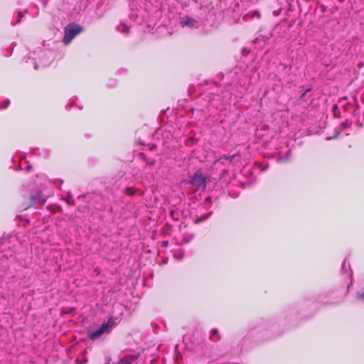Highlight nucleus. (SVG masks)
<instances>
[{
	"label": "nucleus",
	"mask_w": 364,
	"mask_h": 364,
	"mask_svg": "<svg viewBox=\"0 0 364 364\" xmlns=\"http://www.w3.org/2000/svg\"><path fill=\"white\" fill-rule=\"evenodd\" d=\"M341 125L343 127H348L351 125V122H350L348 120H346V122H343Z\"/></svg>",
	"instance_id": "24"
},
{
	"label": "nucleus",
	"mask_w": 364,
	"mask_h": 364,
	"mask_svg": "<svg viewBox=\"0 0 364 364\" xmlns=\"http://www.w3.org/2000/svg\"><path fill=\"white\" fill-rule=\"evenodd\" d=\"M23 16V12L20 11H17V20L15 23H12V24L16 25V23H20Z\"/></svg>",
	"instance_id": "22"
},
{
	"label": "nucleus",
	"mask_w": 364,
	"mask_h": 364,
	"mask_svg": "<svg viewBox=\"0 0 364 364\" xmlns=\"http://www.w3.org/2000/svg\"><path fill=\"white\" fill-rule=\"evenodd\" d=\"M357 298L364 301V289H361L357 291Z\"/></svg>",
	"instance_id": "21"
},
{
	"label": "nucleus",
	"mask_w": 364,
	"mask_h": 364,
	"mask_svg": "<svg viewBox=\"0 0 364 364\" xmlns=\"http://www.w3.org/2000/svg\"><path fill=\"white\" fill-rule=\"evenodd\" d=\"M117 30L119 31L121 33H123L124 34H127L129 33V27L125 25L118 26H117Z\"/></svg>",
	"instance_id": "14"
},
{
	"label": "nucleus",
	"mask_w": 364,
	"mask_h": 364,
	"mask_svg": "<svg viewBox=\"0 0 364 364\" xmlns=\"http://www.w3.org/2000/svg\"><path fill=\"white\" fill-rule=\"evenodd\" d=\"M180 23L182 27L197 28L199 27V22L190 16H185L181 19Z\"/></svg>",
	"instance_id": "5"
},
{
	"label": "nucleus",
	"mask_w": 364,
	"mask_h": 364,
	"mask_svg": "<svg viewBox=\"0 0 364 364\" xmlns=\"http://www.w3.org/2000/svg\"><path fill=\"white\" fill-rule=\"evenodd\" d=\"M168 244V242L166 241V240L161 242V245H162L163 247H167Z\"/></svg>",
	"instance_id": "26"
},
{
	"label": "nucleus",
	"mask_w": 364,
	"mask_h": 364,
	"mask_svg": "<svg viewBox=\"0 0 364 364\" xmlns=\"http://www.w3.org/2000/svg\"><path fill=\"white\" fill-rule=\"evenodd\" d=\"M174 214H175V212H174L173 210H171V217H172L173 219H175V220H178V218H175V215H174Z\"/></svg>",
	"instance_id": "28"
},
{
	"label": "nucleus",
	"mask_w": 364,
	"mask_h": 364,
	"mask_svg": "<svg viewBox=\"0 0 364 364\" xmlns=\"http://www.w3.org/2000/svg\"><path fill=\"white\" fill-rule=\"evenodd\" d=\"M261 18V14L259 10H254L252 11H250L249 13L246 14L243 18L245 20H247L248 18H257L259 19Z\"/></svg>",
	"instance_id": "9"
},
{
	"label": "nucleus",
	"mask_w": 364,
	"mask_h": 364,
	"mask_svg": "<svg viewBox=\"0 0 364 364\" xmlns=\"http://www.w3.org/2000/svg\"><path fill=\"white\" fill-rule=\"evenodd\" d=\"M66 203L69 205H74V200L70 193H68L66 198H65Z\"/></svg>",
	"instance_id": "16"
},
{
	"label": "nucleus",
	"mask_w": 364,
	"mask_h": 364,
	"mask_svg": "<svg viewBox=\"0 0 364 364\" xmlns=\"http://www.w3.org/2000/svg\"><path fill=\"white\" fill-rule=\"evenodd\" d=\"M338 133H337L334 136H329V137H327V140H331V139H333L334 138H336L337 136H338Z\"/></svg>",
	"instance_id": "30"
},
{
	"label": "nucleus",
	"mask_w": 364,
	"mask_h": 364,
	"mask_svg": "<svg viewBox=\"0 0 364 364\" xmlns=\"http://www.w3.org/2000/svg\"><path fill=\"white\" fill-rule=\"evenodd\" d=\"M193 237V235L192 234H188V235H186L183 237V240L181 242V244L182 243H188V242H189L192 240Z\"/></svg>",
	"instance_id": "23"
},
{
	"label": "nucleus",
	"mask_w": 364,
	"mask_h": 364,
	"mask_svg": "<svg viewBox=\"0 0 364 364\" xmlns=\"http://www.w3.org/2000/svg\"><path fill=\"white\" fill-rule=\"evenodd\" d=\"M33 55L32 63L35 70L49 65L54 58L53 52L46 48H39Z\"/></svg>",
	"instance_id": "1"
},
{
	"label": "nucleus",
	"mask_w": 364,
	"mask_h": 364,
	"mask_svg": "<svg viewBox=\"0 0 364 364\" xmlns=\"http://www.w3.org/2000/svg\"><path fill=\"white\" fill-rule=\"evenodd\" d=\"M173 257L177 260H181L184 257V252L182 250H180V251L174 253Z\"/></svg>",
	"instance_id": "17"
},
{
	"label": "nucleus",
	"mask_w": 364,
	"mask_h": 364,
	"mask_svg": "<svg viewBox=\"0 0 364 364\" xmlns=\"http://www.w3.org/2000/svg\"><path fill=\"white\" fill-rule=\"evenodd\" d=\"M6 240H7V239H5V238H4V237H3V238H1V239L0 240V245L6 243Z\"/></svg>",
	"instance_id": "27"
},
{
	"label": "nucleus",
	"mask_w": 364,
	"mask_h": 364,
	"mask_svg": "<svg viewBox=\"0 0 364 364\" xmlns=\"http://www.w3.org/2000/svg\"><path fill=\"white\" fill-rule=\"evenodd\" d=\"M314 100L313 92L311 88L307 89L299 98L301 105L305 108L314 106Z\"/></svg>",
	"instance_id": "4"
},
{
	"label": "nucleus",
	"mask_w": 364,
	"mask_h": 364,
	"mask_svg": "<svg viewBox=\"0 0 364 364\" xmlns=\"http://www.w3.org/2000/svg\"><path fill=\"white\" fill-rule=\"evenodd\" d=\"M139 157L143 159L144 161H146V163L149 166H154V161H146V156L144 153H139Z\"/></svg>",
	"instance_id": "18"
},
{
	"label": "nucleus",
	"mask_w": 364,
	"mask_h": 364,
	"mask_svg": "<svg viewBox=\"0 0 364 364\" xmlns=\"http://www.w3.org/2000/svg\"><path fill=\"white\" fill-rule=\"evenodd\" d=\"M115 321L112 317L109 318L108 321L105 323H103L98 329L100 330V333L103 334L104 333L110 331L114 326H115Z\"/></svg>",
	"instance_id": "7"
},
{
	"label": "nucleus",
	"mask_w": 364,
	"mask_h": 364,
	"mask_svg": "<svg viewBox=\"0 0 364 364\" xmlns=\"http://www.w3.org/2000/svg\"><path fill=\"white\" fill-rule=\"evenodd\" d=\"M156 149V146L155 144H151L149 147L151 151L155 150Z\"/></svg>",
	"instance_id": "25"
},
{
	"label": "nucleus",
	"mask_w": 364,
	"mask_h": 364,
	"mask_svg": "<svg viewBox=\"0 0 364 364\" xmlns=\"http://www.w3.org/2000/svg\"><path fill=\"white\" fill-rule=\"evenodd\" d=\"M211 197L210 196H208L206 198H205V202L207 203H211Z\"/></svg>",
	"instance_id": "29"
},
{
	"label": "nucleus",
	"mask_w": 364,
	"mask_h": 364,
	"mask_svg": "<svg viewBox=\"0 0 364 364\" xmlns=\"http://www.w3.org/2000/svg\"><path fill=\"white\" fill-rule=\"evenodd\" d=\"M259 41V37H257V38H255V40L254 41V43H257V41Z\"/></svg>",
	"instance_id": "33"
},
{
	"label": "nucleus",
	"mask_w": 364,
	"mask_h": 364,
	"mask_svg": "<svg viewBox=\"0 0 364 364\" xmlns=\"http://www.w3.org/2000/svg\"><path fill=\"white\" fill-rule=\"evenodd\" d=\"M83 31L82 26L75 23L68 24L64 28V37L63 42L65 45H68L78 34Z\"/></svg>",
	"instance_id": "2"
},
{
	"label": "nucleus",
	"mask_w": 364,
	"mask_h": 364,
	"mask_svg": "<svg viewBox=\"0 0 364 364\" xmlns=\"http://www.w3.org/2000/svg\"><path fill=\"white\" fill-rule=\"evenodd\" d=\"M10 105V100H5L0 104V109H4L9 107Z\"/></svg>",
	"instance_id": "20"
},
{
	"label": "nucleus",
	"mask_w": 364,
	"mask_h": 364,
	"mask_svg": "<svg viewBox=\"0 0 364 364\" xmlns=\"http://www.w3.org/2000/svg\"><path fill=\"white\" fill-rule=\"evenodd\" d=\"M268 128H269V127L267 124H264L262 126V129L264 130L267 129Z\"/></svg>",
	"instance_id": "31"
},
{
	"label": "nucleus",
	"mask_w": 364,
	"mask_h": 364,
	"mask_svg": "<svg viewBox=\"0 0 364 364\" xmlns=\"http://www.w3.org/2000/svg\"><path fill=\"white\" fill-rule=\"evenodd\" d=\"M236 157H239V155L237 154H233V155H231V156H222L220 160L221 159H225L227 160L228 161H229L230 163H232L233 159H235Z\"/></svg>",
	"instance_id": "15"
},
{
	"label": "nucleus",
	"mask_w": 364,
	"mask_h": 364,
	"mask_svg": "<svg viewBox=\"0 0 364 364\" xmlns=\"http://www.w3.org/2000/svg\"><path fill=\"white\" fill-rule=\"evenodd\" d=\"M207 177L200 171H196L191 178L192 185L196 186L199 190L204 191L206 188Z\"/></svg>",
	"instance_id": "3"
},
{
	"label": "nucleus",
	"mask_w": 364,
	"mask_h": 364,
	"mask_svg": "<svg viewBox=\"0 0 364 364\" xmlns=\"http://www.w3.org/2000/svg\"><path fill=\"white\" fill-rule=\"evenodd\" d=\"M211 214V213H208V214H203L200 217L198 218L196 220V223H200L205 220H206L208 216Z\"/></svg>",
	"instance_id": "19"
},
{
	"label": "nucleus",
	"mask_w": 364,
	"mask_h": 364,
	"mask_svg": "<svg viewBox=\"0 0 364 364\" xmlns=\"http://www.w3.org/2000/svg\"><path fill=\"white\" fill-rule=\"evenodd\" d=\"M31 168V165H28L26 166V171H29Z\"/></svg>",
	"instance_id": "32"
},
{
	"label": "nucleus",
	"mask_w": 364,
	"mask_h": 364,
	"mask_svg": "<svg viewBox=\"0 0 364 364\" xmlns=\"http://www.w3.org/2000/svg\"><path fill=\"white\" fill-rule=\"evenodd\" d=\"M349 270L350 271V275L352 276V271L350 269V263L348 261H347L346 259H345L342 264V266H341V271L343 272H347V270Z\"/></svg>",
	"instance_id": "12"
},
{
	"label": "nucleus",
	"mask_w": 364,
	"mask_h": 364,
	"mask_svg": "<svg viewBox=\"0 0 364 364\" xmlns=\"http://www.w3.org/2000/svg\"><path fill=\"white\" fill-rule=\"evenodd\" d=\"M291 149H288L287 151H286V154L284 155V156L282 157V156H279L277 158V161L279 162H285V161H289L291 159Z\"/></svg>",
	"instance_id": "10"
},
{
	"label": "nucleus",
	"mask_w": 364,
	"mask_h": 364,
	"mask_svg": "<svg viewBox=\"0 0 364 364\" xmlns=\"http://www.w3.org/2000/svg\"><path fill=\"white\" fill-rule=\"evenodd\" d=\"M102 335V333H100V330L97 328L96 331H94L89 333V338L91 340L95 341L97 338H98L100 336H101Z\"/></svg>",
	"instance_id": "11"
},
{
	"label": "nucleus",
	"mask_w": 364,
	"mask_h": 364,
	"mask_svg": "<svg viewBox=\"0 0 364 364\" xmlns=\"http://www.w3.org/2000/svg\"><path fill=\"white\" fill-rule=\"evenodd\" d=\"M30 205H33L37 203L42 205L46 203V197L41 193L37 194L31 193L30 195Z\"/></svg>",
	"instance_id": "6"
},
{
	"label": "nucleus",
	"mask_w": 364,
	"mask_h": 364,
	"mask_svg": "<svg viewBox=\"0 0 364 364\" xmlns=\"http://www.w3.org/2000/svg\"><path fill=\"white\" fill-rule=\"evenodd\" d=\"M210 339L213 341H217L220 338V336L218 335V331L216 328H213L210 331Z\"/></svg>",
	"instance_id": "13"
},
{
	"label": "nucleus",
	"mask_w": 364,
	"mask_h": 364,
	"mask_svg": "<svg viewBox=\"0 0 364 364\" xmlns=\"http://www.w3.org/2000/svg\"><path fill=\"white\" fill-rule=\"evenodd\" d=\"M115 321L112 317L109 318L108 321L105 323H103L98 329L100 330V333L103 334L104 333L110 331L114 326H115Z\"/></svg>",
	"instance_id": "8"
}]
</instances>
